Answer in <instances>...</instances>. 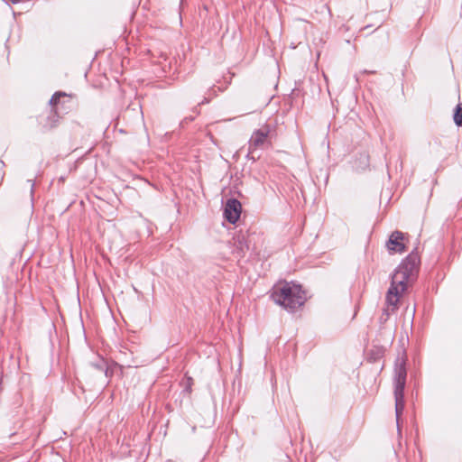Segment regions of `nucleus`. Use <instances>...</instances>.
Returning a JSON list of instances; mask_svg holds the SVG:
<instances>
[{"label":"nucleus","mask_w":462,"mask_h":462,"mask_svg":"<svg viewBox=\"0 0 462 462\" xmlns=\"http://www.w3.org/2000/svg\"><path fill=\"white\" fill-rule=\"evenodd\" d=\"M271 298L276 304L291 311L300 308L306 301V295L301 286L293 282L276 284L273 288Z\"/></svg>","instance_id":"nucleus-2"},{"label":"nucleus","mask_w":462,"mask_h":462,"mask_svg":"<svg viewBox=\"0 0 462 462\" xmlns=\"http://www.w3.org/2000/svg\"><path fill=\"white\" fill-rule=\"evenodd\" d=\"M454 121L456 125H462V105H457L454 113Z\"/></svg>","instance_id":"nucleus-9"},{"label":"nucleus","mask_w":462,"mask_h":462,"mask_svg":"<svg viewBox=\"0 0 462 462\" xmlns=\"http://www.w3.org/2000/svg\"><path fill=\"white\" fill-rule=\"evenodd\" d=\"M420 263L419 254L412 251L395 270L385 298L386 308L383 311L387 317L398 309L402 294L417 276Z\"/></svg>","instance_id":"nucleus-1"},{"label":"nucleus","mask_w":462,"mask_h":462,"mask_svg":"<svg viewBox=\"0 0 462 462\" xmlns=\"http://www.w3.org/2000/svg\"><path fill=\"white\" fill-rule=\"evenodd\" d=\"M67 98L69 100L70 96L67 95L65 92H56L50 100V104L54 107V111L51 113V115L47 118V122L44 126L48 128H53L57 125L60 116L58 115L59 106L61 104L60 99ZM65 101L62 102V105Z\"/></svg>","instance_id":"nucleus-5"},{"label":"nucleus","mask_w":462,"mask_h":462,"mask_svg":"<svg viewBox=\"0 0 462 462\" xmlns=\"http://www.w3.org/2000/svg\"><path fill=\"white\" fill-rule=\"evenodd\" d=\"M242 206L236 199H230L226 201L224 215L226 220L235 224L240 217Z\"/></svg>","instance_id":"nucleus-6"},{"label":"nucleus","mask_w":462,"mask_h":462,"mask_svg":"<svg viewBox=\"0 0 462 462\" xmlns=\"http://www.w3.org/2000/svg\"><path fill=\"white\" fill-rule=\"evenodd\" d=\"M406 368L403 360H398L394 368V399L395 415L398 430H400V420L404 411V387L406 383Z\"/></svg>","instance_id":"nucleus-3"},{"label":"nucleus","mask_w":462,"mask_h":462,"mask_svg":"<svg viewBox=\"0 0 462 462\" xmlns=\"http://www.w3.org/2000/svg\"><path fill=\"white\" fill-rule=\"evenodd\" d=\"M274 128L271 125L265 124L259 129L253 132L250 140L248 142V153L246 157L248 159L255 160L254 152L258 149H265L271 145V139L273 134Z\"/></svg>","instance_id":"nucleus-4"},{"label":"nucleus","mask_w":462,"mask_h":462,"mask_svg":"<svg viewBox=\"0 0 462 462\" xmlns=\"http://www.w3.org/2000/svg\"><path fill=\"white\" fill-rule=\"evenodd\" d=\"M404 235L400 231H394L389 237L386 244L388 250L392 253H402L405 251V245L403 243Z\"/></svg>","instance_id":"nucleus-7"},{"label":"nucleus","mask_w":462,"mask_h":462,"mask_svg":"<svg viewBox=\"0 0 462 462\" xmlns=\"http://www.w3.org/2000/svg\"><path fill=\"white\" fill-rule=\"evenodd\" d=\"M248 250L249 244L245 235L240 234L234 237L233 254H235L236 257H244Z\"/></svg>","instance_id":"nucleus-8"}]
</instances>
